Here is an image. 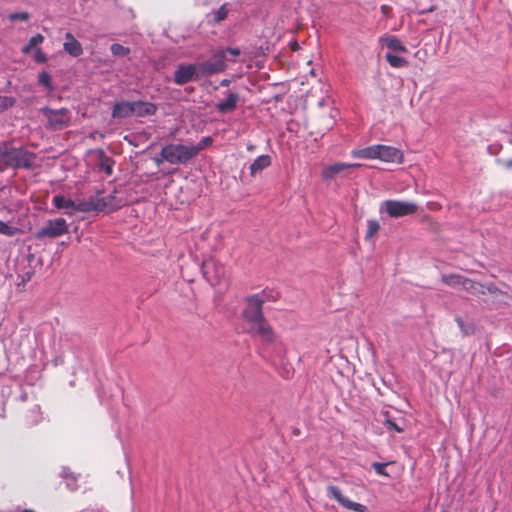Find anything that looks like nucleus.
Returning <instances> with one entry per match:
<instances>
[{
	"label": "nucleus",
	"mask_w": 512,
	"mask_h": 512,
	"mask_svg": "<svg viewBox=\"0 0 512 512\" xmlns=\"http://www.w3.org/2000/svg\"><path fill=\"white\" fill-rule=\"evenodd\" d=\"M384 424L389 430H393L397 433H401L403 431V429L391 419H386Z\"/></svg>",
	"instance_id": "nucleus-37"
},
{
	"label": "nucleus",
	"mask_w": 512,
	"mask_h": 512,
	"mask_svg": "<svg viewBox=\"0 0 512 512\" xmlns=\"http://www.w3.org/2000/svg\"><path fill=\"white\" fill-rule=\"evenodd\" d=\"M442 282L453 288H462L470 291L475 288V283L459 274L442 275Z\"/></svg>",
	"instance_id": "nucleus-16"
},
{
	"label": "nucleus",
	"mask_w": 512,
	"mask_h": 512,
	"mask_svg": "<svg viewBox=\"0 0 512 512\" xmlns=\"http://www.w3.org/2000/svg\"><path fill=\"white\" fill-rule=\"evenodd\" d=\"M63 49L72 57H79L83 53L81 43L70 32L65 34Z\"/></svg>",
	"instance_id": "nucleus-17"
},
{
	"label": "nucleus",
	"mask_w": 512,
	"mask_h": 512,
	"mask_svg": "<svg viewBox=\"0 0 512 512\" xmlns=\"http://www.w3.org/2000/svg\"><path fill=\"white\" fill-rule=\"evenodd\" d=\"M15 104V99L9 96L0 95V112L12 107Z\"/></svg>",
	"instance_id": "nucleus-33"
},
{
	"label": "nucleus",
	"mask_w": 512,
	"mask_h": 512,
	"mask_svg": "<svg viewBox=\"0 0 512 512\" xmlns=\"http://www.w3.org/2000/svg\"><path fill=\"white\" fill-rule=\"evenodd\" d=\"M265 297L262 294H255L246 299V307L243 311V318L248 325L265 319L262 311Z\"/></svg>",
	"instance_id": "nucleus-4"
},
{
	"label": "nucleus",
	"mask_w": 512,
	"mask_h": 512,
	"mask_svg": "<svg viewBox=\"0 0 512 512\" xmlns=\"http://www.w3.org/2000/svg\"><path fill=\"white\" fill-rule=\"evenodd\" d=\"M41 112L47 118L49 125L55 129L66 127L71 120V114L66 108L54 110L44 107Z\"/></svg>",
	"instance_id": "nucleus-8"
},
{
	"label": "nucleus",
	"mask_w": 512,
	"mask_h": 512,
	"mask_svg": "<svg viewBox=\"0 0 512 512\" xmlns=\"http://www.w3.org/2000/svg\"><path fill=\"white\" fill-rule=\"evenodd\" d=\"M9 166L11 167H30L33 163V155L23 148H14L7 146Z\"/></svg>",
	"instance_id": "nucleus-12"
},
{
	"label": "nucleus",
	"mask_w": 512,
	"mask_h": 512,
	"mask_svg": "<svg viewBox=\"0 0 512 512\" xmlns=\"http://www.w3.org/2000/svg\"><path fill=\"white\" fill-rule=\"evenodd\" d=\"M227 61L235 62L236 57L241 53L238 48H227L226 50Z\"/></svg>",
	"instance_id": "nucleus-34"
},
{
	"label": "nucleus",
	"mask_w": 512,
	"mask_h": 512,
	"mask_svg": "<svg viewBox=\"0 0 512 512\" xmlns=\"http://www.w3.org/2000/svg\"><path fill=\"white\" fill-rule=\"evenodd\" d=\"M133 116V101L117 102L112 109V117L121 119Z\"/></svg>",
	"instance_id": "nucleus-20"
},
{
	"label": "nucleus",
	"mask_w": 512,
	"mask_h": 512,
	"mask_svg": "<svg viewBox=\"0 0 512 512\" xmlns=\"http://www.w3.org/2000/svg\"><path fill=\"white\" fill-rule=\"evenodd\" d=\"M17 232L18 228L0 220V234L11 237L16 235Z\"/></svg>",
	"instance_id": "nucleus-30"
},
{
	"label": "nucleus",
	"mask_w": 512,
	"mask_h": 512,
	"mask_svg": "<svg viewBox=\"0 0 512 512\" xmlns=\"http://www.w3.org/2000/svg\"><path fill=\"white\" fill-rule=\"evenodd\" d=\"M378 154V160L386 163L401 164L404 161L403 152L393 146L379 144Z\"/></svg>",
	"instance_id": "nucleus-15"
},
{
	"label": "nucleus",
	"mask_w": 512,
	"mask_h": 512,
	"mask_svg": "<svg viewBox=\"0 0 512 512\" xmlns=\"http://www.w3.org/2000/svg\"><path fill=\"white\" fill-rule=\"evenodd\" d=\"M220 84H221V86H228L230 84V80L223 79Z\"/></svg>",
	"instance_id": "nucleus-43"
},
{
	"label": "nucleus",
	"mask_w": 512,
	"mask_h": 512,
	"mask_svg": "<svg viewBox=\"0 0 512 512\" xmlns=\"http://www.w3.org/2000/svg\"><path fill=\"white\" fill-rule=\"evenodd\" d=\"M87 200L94 207L92 208V211L108 212L117 209L122 205L121 200H117L114 195L102 198L90 197Z\"/></svg>",
	"instance_id": "nucleus-14"
},
{
	"label": "nucleus",
	"mask_w": 512,
	"mask_h": 512,
	"mask_svg": "<svg viewBox=\"0 0 512 512\" xmlns=\"http://www.w3.org/2000/svg\"><path fill=\"white\" fill-rule=\"evenodd\" d=\"M68 232V224L63 218L48 220L35 234L37 239L56 238Z\"/></svg>",
	"instance_id": "nucleus-6"
},
{
	"label": "nucleus",
	"mask_w": 512,
	"mask_h": 512,
	"mask_svg": "<svg viewBox=\"0 0 512 512\" xmlns=\"http://www.w3.org/2000/svg\"><path fill=\"white\" fill-rule=\"evenodd\" d=\"M385 58L387 62L394 68H401L407 65V61L403 57L394 55L392 53H386Z\"/></svg>",
	"instance_id": "nucleus-25"
},
{
	"label": "nucleus",
	"mask_w": 512,
	"mask_h": 512,
	"mask_svg": "<svg viewBox=\"0 0 512 512\" xmlns=\"http://www.w3.org/2000/svg\"><path fill=\"white\" fill-rule=\"evenodd\" d=\"M53 205L69 216L74 215L77 212L89 213L94 208L87 199L74 201L70 198H66L63 195H55L53 197Z\"/></svg>",
	"instance_id": "nucleus-3"
},
{
	"label": "nucleus",
	"mask_w": 512,
	"mask_h": 512,
	"mask_svg": "<svg viewBox=\"0 0 512 512\" xmlns=\"http://www.w3.org/2000/svg\"><path fill=\"white\" fill-rule=\"evenodd\" d=\"M380 42L391 51H394V52H406L407 51L406 47L396 36L384 35L380 38Z\"/></svg>",
	"instance_id": "nucleus-22"
},
{
	"label": "nucleus",
	"mask_w": 512,
	"mask_h": 512,
	"mask_svg": "<svg viewBox=\"0 0 512 512\" xmlns=\"http://www.w3.org/2000/svg\"><path fill=\"white\" fill-rule=\"evenodd\" d=\"M34 60L38 63H45L48 57L41 49L37 48L34 53Z\"/></svg>",
	"instance_id": "nucleus-35"
},
{
	"label": "nucleus",
	"mask_w": 512,
	"mask_h": 512,
	"mask_svg": "<svg viewBox=\"0 0 512 512\" xmlns=\"http://www.w3.org/2000/svg\"><path fill=\"white\" fill-rule=\"evenodd\" d=\"M212 144L211 137L202 138L196 145H190L195 150V157L205 148Z\"/></svg>",
	"instance_id": "nucleus-28"
},
{
	"label": "nucleus",
	"mask_w": 512,
	"mask_h": 512,
	"mask_svg": "<svg viewBox=\"0 0 512 512\" xmlns=\"http://www.w3.org/2000/svg\"><path fill=\"white\" fill-rule=\"evenodd\" d=\"M153 160L157 165H160L161 163L166 162L165 159L162 156H160V154L158 156L154 157Z\"/></svg>",
	"instance_id": "nucleus-42"
},
{
	"label": "nucleus",
	"mask_w": 512,
	"mask_h": 512,
	"mask_svg": "<svg viewBox=\"0 0 512 512\" xmlns=\"http://www.w3.org/2000/svg\"><path fill=\"white\" fill-rule=\"evenodd\" d=\"M379 144L368 146L361 149H354L351 156L359 159L374 160L378 159Z\"/></svg>",
	"instance_id": "nucleus-21"
},
{
	"label": "nucleus",
	"mask_w": 512,
	"mask_h": 512,
	"mask_svg": "<svg viewBox=\"0 0 512 512\" xmlns=\"http://www.w3.org/2000/svg\"><path fill=\"white\" fill-rule=\"evenodd\" d=\"M204 75L200 74V63L181 64L174 72V82L177 85H184Z\"/></svg>",
	"instance_id": "nucleus-10"
},
{
	"label": "nucleus",
	"mask_w": 512,
	"mask_h": 512,
	"mask_svg": "<svg viewBox=\"0 0 512 512\" xmlns=\"http://www.w3.org/2000/svg\"><path fill=\"white\" fill-rule=\"evenodd\" d=\"M248 332L259 338L262 342L270 344L275 341L276 334L266 319H262L255 323L248 325Z\"/></svg>",
	"instance_id": "nucleus-9"
},
{
	"label": "nucleus",
	"mask_w": 512,
	"mask_h": 512,
	"mask_svg": "<svg viewBox=\"0 0 512 512\" xmlns=\"http://www.w3.org/2000/svg\"><path fill=\"white\" fill-rule=\"evenodd\" d=\"M38 82L40 85L44 86L49 91L53 90L51 76L48 72L42 71L41 73H39Z\"/></svg>",
	"instance_id": "nucleus-27"
},
{
	"label": "nucleus",
	"mask_w": 512,
	"mask_h": 512,
	"mask_svg": "<svg viewBox=\"0 0 512 512\" xmlns=\"http://www.w3.org/2000/svg\"><path fill=\"white\" fill-rule=\"evenodd\" d=\"M102 169L108 174L110 175L112 173V167L110 164L107 163V160L105 162L102 163Z\"/></svg>",
	"instance_id": "nucleus-40"
},
{
	"label": "nucleus",
	"mask_w": 512,
	"mask_h": 512,
	"mask_svg": "<svg viewBox=\"0 0 512 512\" xmlns=\"http://www.w3.org/2000/svg\"><path fill=\"white\" fill-rule=\"evenodd\" d=\"M29 14L27 12H19V13H13L9 16L11 21L21 20V21H27L29 19Z\"/></svg>",
	"instance_id": "nucleus-38"
},
{
	"label": "nucleus",
	"mask_w": 512,
	"mask_h": 512,
	"mask_svg": "<svg viewBox=\"0 0 512 512\" xmlns=\"http://www.w3.org/2000/svg\"><path fill=\"white\" fill-rule=\"evenodd\" d=\"M386 466H387V463L374 462L372 464V467L374 468L376 473L379 474V475H383V476H387L388 475L386 470H385Z\"/></svg>",
	"instance_id": "nucleus-36"
},
{
	"label": "nucleus",
	"mask_w": 512,
	"mask_h": 512,
	"mask_svg": "<svg viewBox=\"0 0 512 512\" xmlns=\"http://www.w3.org/2000/svg\"><path fill=\"white\" fill-rule=\"evenodd\" d=\"M33 47L30 46V44L28 43L27 45H25L21 51L23 54H29L31 51H32Z\"/></svg>",
	"instance_id": "nucleus-41"
},
{
	"label": "nucleus",
	"mask_w": 512,
	"mask_h": 512,
	"mask_svg": "<svg viewBox=\"0 0 512 512\" xmlns=\"http://www.w3.org/2000/svg\"><path fill=\"white\" fill-rule=\"evenodd\" d=\"M239 100L240 96L238 93L229 92L225 99L217 103L216 108L223 114L232 112L236 109Z\"/></svg>",
	"instance_id": "nucleus-18"
},
{
	"label": "nucleus",
	"mask_w": 512,
	"mask_h": 512,
	"mask_svg": "<svg viewBox=\"0 0 512 512\" xmlns=\"http://www.w3.org/2000/svg\"><path fill=\"white\" fill-rule=\"evenodd\" d=\"M227 56L224 49L217 50L209 60L200 63V74L213 75L226 69Z\"/></svg>",
	"instance_id": "nucleus-5"
},
{
	"label": "nucleus",
	"mask_w": 512,
	"mask_h": 512,
	"mask_svg": "<svg viewBox=\"0 0 512 512\" xmlns=\"http://www.w3.org/2000/svg\"><path fill=\"white\" fill-rule=\"evenodd\" d=\"M227 14H228V10L226 8V5H222L218 10L214 11L210 15L209 22H211L213 24H218L227 17Z\"/></svg>",
	"instance_id": "nucleus-24"
},
{
	"label": "nucleus",
	"mask_w": 512,
	"mask_h": 512,
	"mask_svg": "<svg viewBox=\"0 0 512 512\" xmlns=\"http://www.w3.org/2000/svg\"><path fill=\"white\" fill-rule=\"evenodd\" d=\"M361 164L359 163H343V162H337L331 165L326 166L322 170V178L324 180H332L335 179L337 176H348L350 173V170L354 168L360 167Z\"/></svg>",
	"instance_id": "nucleus-13"
},
{
	"label": "nucleus",
	"mask_w": 512,
	"mask_h": 512,
	"mask_svg": "<svg viewBox=\"0 0 512 512\" xmlns=\"http://www.w3.org/2000/svg\"><path fill=\"white\" fill-rule=\"evenodd\" d=\"M166 162L172 165H185L195 158V150L187 144L169 143L160 151Z\"/></svg>",
	"instance_id": "nucleus-1"
},
{
	"label": "nucleus",
	"mask_w": 512,
	"mask_h": 512,
	"mask_svg": "<svg viewBox=\"0 0 512 512\" xmlns=\"http://www.w3.org/2000/svg\"><path fill=\"white\" fill-rule=\"evenodd\" d=\"M326 491L327 496L337 501L343 508L355 512H367L366 506L348 499L337 486L329 485Z\"/></svg>",
	"instance_id": "nucleus-11"
},
{
	"label": "nucleus",
	"mask_w": 512,
	"mask_h": 512,
	"mask_svg": "<svg viewBox=\"0 0 512 512\" xmlns=\"http://www.w3.org/2000/svg\"><path fill=\"white\" fill-rule=\"evenodd\" d=\"M418 206L414 202L400 200H385L381 203L379 211L385 212L389 217L398 218L416 213Z\"/></svg>",
	"instance_id": "nucleus-2"
},
{
	"label": "nucleus",
	"mask_w": 512,
	"mask_h": 512,
	"mask_svg": "<svg viewBox=\"0 0 512 512\" xmlns=\"http://www.w3.org/2000/svg\"><path fill=\"white\" fill-rule=\"evenodd\" d=\"M44 41V37L43 35L41 34H36L34 36H32L30 39H29V44L30 46H32L33 48L37 47L38 45H40L41 43H43Z\"/></svg>",
	"instance_id": "nucleus-39"
},
{
	"label": "nucleus",
	"mask_w": 512,
	"mask_h": 512,
	"mask_svg": "<svg viewBox=\"0 0 512 512\" xmlns=\"http://www.w3.org/2000/svg\"><path fill=\"white\" fill-rule=\"evenodd\" d=\"M9 166L7 146L0 147V171Z\"/></svg>",
	"instance_id": "nucleus-32"
},
{
	"label": "nucleus",
	"mask_w": 512,
	"mask_h": 512,
	"mask_svg": "<svg viewBox=\"0 0 512 512\" xmlns=\"http://www.w3.org/2000/svg\"><path fill=\"white\" fill-rule=\"evenodd\" d=\"M157 107L155 104L145 101H133V116L145 117L155 114Z\"/></svg>",
	"instance_id": "nucleus-19"
},
{
	"label": "nucleus",
	"mask_w": 512,
	"mask_h": 512,
	"mask_svg": "<svg viewBox=\"0 0 512 512\" xmlns=\"http://www.w3.org/2000/svg\"><path fill=\"white\" fill-rule=\"evenodd\" d=\"M202 271L212 286L220 284L226 275L225 267L214 259L206 260L202 265Z\"/></svg>",
	"instance_id": "nucleus-7"
},
{
	"label": "nucleus",
	"mask_w": 512,
	"mask_h": 512,
	"mask_svg": "<svg viewBox=\"0 0 512 512\" xmlns=\"http://www.w3.org/2000/svg\"><path fill=\"white\" fill-rule=\"evenodd\" d=\"M456 322L464 336L472 335L475 332V326L473 323L465 322L463 319L459 317L456 318Z\"/></svg>",
	"instance_id": "nucleus-26"
},
{
	"label": "nucleus",
	"mask_w": 512,
	"mask_h": 512,
	"mask_svg": "<svg viewBox=\"0 0 512 512\" xmlns=\"http://www.w3.org/2000/svg\"><path fill=\"white\" fill-rule=\"evenodd\" d=\"M271 164V158L268 155H260L257 157L254 162L250 165V173L251 175H255L258 172H261L263 169L267 168Z\"/></svg>",
	"instance_id": "nucleus-23"
},
{
	"label": "nucleus",
	"mask_w": 512,
	"mask_h": 512,
	"mask_svg": "<svg viewBox=\"0 0 512 512\" xmlns=\"http://www.w3.org/2000/svg\"><path fill=\"white\" fill-rule=\"evenodd\" d=\"M380 229V225L378 221L374 219H369L367 221V232L366 238H372Z\"/></svg>",
	"instance_id": "nucleus-31"
},
{
	"label": "nucleus",
	"mask_w": 512,
	"mask_h": 512,
	"mask_svg": "<svg viewBox=\"0 0 512 512\" xmlns=\"http://www.w3.org/2000/svg\"><path fill=\"white\" fill-rule=\"evenodd\" d=\"M110 49L114 56L124 57L130 53V49L128 47L118 43L112 44Z\"/></svg>",
	"instance_id": "nucleus-29"
}]
</instances>
